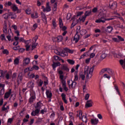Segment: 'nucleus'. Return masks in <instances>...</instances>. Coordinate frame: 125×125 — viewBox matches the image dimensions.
I'll return each instance as SVG.
<instances>
[{"instance_id": "nucleus-33", "label": "nucleus", "mask_w": 125, "mask_h": 125, "mask_svg": "<svg viewBox=\"0 0 125 125\" xmlns=\"http://www.w3.org/2000/svg\"><path fill=\"white\" fill-rule=\"evenodd\" d=\"M41 105H42V104H41V102H39L37 103L36 106H35V108L41 109Z\"/></svg>"}, {"instance_id": "nucleus-11", "label": "nucleus", "mask_w": 125, "mask_h": 125, "mask_svg": "<svg viewBox=\"0 0 125 125\" xmlns=\"http://www.w3.org/2000/svg\"><path fill=\"white\" fill-rule=\"evenodd\" d=\"M120 63L121 65V66H122V68H123V69H125V59L124 60H120Z\"/></svg>"}, {"instance_id": "nucleus-41", "label": "nucleus", "mask_w": 125, "mask_h": 125, "mask_svg": "<svg viewBox=\"0 0 125 125\" xmlns=\"http://www.w3.org/2000/svg\"><path fill=\"white\" fill-rule=\"evenodd\" d=\"M79 119L80 120H82V116H83V111H82V110H79Z\"/></svg>"}, {"instance_id": "nucleus-46", "label": "nucleus", "mask_w": 125, "mask_h": 125, "mask_svg": "<svg viewBox=\"0 0 125 125\" xmlns=\"http://www.w3.org/2000/svg\"><path fill=\"white\" fill-rule=\"evenodd\" d=\"M83 14V12H79L77 13V15L75 16V17H79V16H81L82 14Z\"/></svg>"}, {"instance_id": "nucleus-15", "label": "nucleus", "mask_w": 125, "mask_h": 125, "mask_svg": "<svg viewBox=\"0 0 125 125\" xmlns=\"http://www.w3.org/2000/svg\"><path fill=\"white\" fill-rule=\"evenodd\" d=\"M41 15L42 18V20L43 22H46V16H45V14L43 13V12H41Z\"/></svg>"}, {"instance_id": "nucleus-27", "label": "nucleus", "mask_w": 125, "mask_h": 125, "mask_svg": "<svg viewBox=\"0 0 125 125\" xmlns=\"http://www.w3.org/2000/svg\"><path fill=\"white\" fill-rule=\"evenodd\" d=\"M91 10L90 11H86L84 14L85 16L86 17L87 16H89L91 14Z\"/></svg>"}, {"instance_id": "nucleus-36", "label": "nucleus", "mask_w": 125, "mask_h": 125, "mask_svg": "<svg viewBox=\"0 0 125 125\" xmlns=\"http://www.w3.org/2000/svg\"><path fill=\"white\" fill-rule=\"evenodd\" d=\"M71 85L73 88H75V87H76V85H77V83L74 81L72 83Z\"/></svg>"}, {"instance_id": "nucleus-10", "label": "nucleus", "mask_w": 125, "mask_h": 125, "mask_svg": "<svg viewBox=\"0 0 125 125\" xmlns=\"http://www.w3.org/2000/svg\"><path fill=\"white\" fill-rule=\"evenodd\" d=\"M98 119L96 118L91 120V123L92 125H97L98 124Z\"/></svg>"}, {"instance_id": "nucleus-1", "label": "nucleus", "mask_w": 125, "mask_h": 125, "mask_svg": "<svg viewBox=\"0 0 125 125\" xmlns=\"http://www.w3.org/2000/svg\"><path fill=\"white\" fill-rule=\"evenodd\" d=\"M99 19L96 20V23H105L106 21H109L110 20H113V18L105 19L106 15L105 14L100 13L98 15Z\"/></svg>"}, {"instance_id": "nucleus-20", "label": "nucleus", "mask_w": 125, "mask_h": 125, "mask_svg": "<svg viewBox=\"0 0 125 125\" xmlns=\"http://www.w3.org/2000/svg\"><path fill=\"white\" fill-rule=\"evenodd\" d=\"M107 56V55L105 54V53H104L102 54V55L100 57V60H104L106 58V57Z\"/></svg>"}, {"instance_id": "nucleus-23", "label": "nucleus", "mask_w": 125, "mask_h": 125, "mask_svg": "<svg viewBox=\"0 0 125 125\" xmlns=\"http://www.w3.org/2000/svg\"><path fill=\"white\" fill-rule=\"evenodd\" d=\"M64 50L66 51V52H68V53H74V51L68 48H64Z\"/></svg>"}, {"instance_id": "nucleus-44", "label": "nucleus", "mask_w": 125, "mask_h": 125, "mask_svg": "<svg viewBox=\"0 0 125 125\" xmlns=\"http://www.w3.org/2000/svg\"><path fill=\"white\" fill-rule=\"evenodd\" d=\"M3 54H9V52L8 51V50H7V49H5L3 51Z\"/></svg>"}, {"instance_id": "nucleus-32", "label": "nucleus", "mask_w": 125, "mask_h": 125, "mask_svg": "<svg viewBox=\"0 0 125 125\" xmlns=\"http://www.w3.org/2000/svg\"><path fill=\"white\" fill-rule=\"evenodd\" d=\"M114 88L116 90L117 92H118L119 95H121V93H120V91L119 90V87L117 85H114Z\"/></svg>"}, {"instance_id": "nucleus-53", "label": "nucleus", "mask_w": 125, "mask_h": 125, "mask_svg": "<svg viewBox=\"0 0 125 125\" xmlns=\"http://www.w3.org/2000/svg\"><path fill=\"white\" fill-rule=\"evenodd\" d=\"M85 18H86V17L85 16H83L81 21H82L83 22H84V21L85 20Z\"/></svg>"}, {"instance_id": "nucleus-14", "label": "nucleus", "mask_w": 125, "mask_h": 125, "mask_svg": "<svg viewBox=\"0 0 125 125\" xmlns=\"http://www.w3.org/2000/svg\"><path fill=\"white\" fill-rule=\"evenodd\" d=\"M10 94H11V89H9L8 92L5 93L4 95V98H8Z\"/></svg>"}, {"instance_id": "nucleus-51", "label": "nucleus", "mask_w": 125, "mask_h": 125, "mask_svg": "<svg viewBox=\"0 0 125 125\" xmlns=\"http://www.w3.org/2000/svg\"><path fill=\"white\" fill-rule=\"evenodd\" d=\"M106 72H107V73H108L110 75H113V72L112 71V70L110 69V68H108Z\"/></svg>"}, {"instance_id": "nucleus-59", "label": "nucleus", "mask_w": 125, "mask_h": 125, "mask_svg": "<svg viewBox=\"0 0 125 125\" xmlns=\"http://www.w3.org/2000/svg\"><path fill=\"white\" fill-rule=\"evenodd\" d=\"M97 7H95L92 10V12L94 13H95L96 12H97Z\"/></svg>"}, {"instance_id": "nucleus-31", "label": "nucleus", "mask_w": 125, "mask_h": 125, "mask_svg": "<svg viewBox=\"0 0 125 125\" xmlns=\"http://www.w3.org/2000/svg\"><path fill=\"white\" fill-rule=\"evenodd\" d=\"M67 61L71 65H74L75 64V61H74L73 60L68 59Z\"/></svg>"}, {"instance_id": "nucleus-6", "label": "nucleus", "mask_w": 125, "mask_h": 125, "mask_svg": "<svg viewBox=\"0 0 125 125\" xmlns=\"http://www.w3.org/2000/svg\"><path fill=\"white\" fill-rule=\"evenodd\" d=\"M30 63V59L26 58L23 61V66L25 67L26 65H28Z\"/></svg>"}, {"instance_id": "nucleus-58", "label": "nucleus", "mask_w": 125, "mask_h": 125, "mask_svg": "<svg viewBox=\"0 0 125 125\" xmlns=\"http://www.w3.org/2000/svg\"><path fill=\"white\" fill-rule=\"evenodd\" d=\"M33 67L34 70H39V67L38 65H34Z\"/></svg>"}, {"instance_id": "nucleus-62", "label": "nucleus", "mask_w": 125, "mask_h": 125, "mask_svg": "<svg viewBox=\"0 0 125 125\" xmlns=\"http://www.w3.org/2000/svg\"><path fill=\"white\" fill-rule=\"evenodd\" d=\"M94 56H95V53H92L90 55V58H93V57H94Z\"/></svg>"}, {"instance_id": "nucleus-39", "label": "nucleus", "mask_w": 125, "mask_h": 125, "mask_svg": "<svg viewBox=\"0 0 125 125\" xmlns=\"http://www.w3.org/2000/svg\"><path fill=\"white\" fill-rule=\"evenodd\" d=\"M7 5L8 6H10L12 5V3L11 1L6 2L5 3V6H6Z\"/></svg>"}, {"instance_id": "nucleus-21", "label": "nucleus", "mask_w": 125, "mask_h": 125, "mask_svg": "<svg viewBox=\"0 0 125 125\" xmlns=\"http://www.w3.org/2000/svg\"><path fill=\"white\" fill-rule=\"evenodd\" d=\"M6 71H3V70H0V78L4 77V75L6 74Z\"/></svg>"}, {"instance_id": "nucleus-42", "label": "nucleus", "mask_w": 125, "mask_h": 125, "mask_svg": "<svg viewBox=\"0 0 125 125\" xmlns=\"http://www.w3.org/2000/svg\"><path fill=\"white\" fill-rule=\"evenodd\" d=\"M117 38L118 39V41L119 40L121 42H124L125 41V39L120 36H117Z\"/></svg>"}, {"instance_id": "nucleus-50", "label": "nucleus", "mask_w": 125, "mask_h": 125, "mask_svg": "<svg viewBox=\"0 0 125 125\" xmlns=\"http://www.w3.org/2000/svg\"><path fill=\"white\" fill-rule=\"evenodd\" d=\"M66 19L67 20H70V19H71V14H67Z\"/></svg>"}, {"instance_id": "nucleus-3", "label": "nucleus", "mask_w": 125, "mask_h": 125, "mask_svg": "<svg viewBox=\"0 0 125 125\" xmlns=\"http://www.w3.org/2000/svg\"><path fill=\"white\" fill-rule=\"evenodd\" d=\"M91 73H93V69L92 68L89 69L88 73V72L87 73V76H86V80H88V79H91V78L92 77V74H91ZM89 75H90V77H89Z\"/></svg>"}, {"instance_id": "nucleus-7", "label": "nucleus", "mask_w": 125, "mask_h": 125, "mask_svg": "<svg viewBox=\"0 0 125 125\" xmlns=\"http://www.w3.org/2000/svg\"><path fill=\"white\" fill-rule=\"evenodd\" d=\"M60 56H62V57H64V56H68V53L64 49V50H62L60 52Z\"/></svg>"}, {"instance_id": "nucleus-48", "label": "nucleus", "mask_w": 125, "mask_h": 125, "mask_svg": "<svg viewBox=\"0 0 125 125\" xmlns=\"http://www.w3.org/2000/svg\"><path fill=\"white\" fill-rule=\"evenodd\" d=\"M52 24L54 27V28H56V22H55V20H53L52 21Z\"/></svg>"}, {"instance_id": "nucleus-16", "label": "nucleus", "mask_w": 125, "mask_h": 125, "mask_svg": "<svg viewBox=\"0 0 125 125\" xmlns=\"http://www.w3.org/2000/svg\"><path fill=\"white\" fill-rule=\"evenodd\" d=\"M109 70V68H103L101 70V71L100 72V75H103L105 72H107V70Z\"/></svg>"}, {"instance_id": "nucleus-57", "label": "nucleus", "mask_w": 125, "mask_h": 125, "mask_svg": "<svg viewBox=\"0 0 125 125\" xmlns=\"http://www.w3.org/2000/svg\"><path fill=\"white\" fill-rule=\"evenodd\" d=\"M42 83H43V82L42 81V80H40V81L38 84L39 86H42Z\"/></svg>"}, {"instance_id": "nucleus-30", "label": "nucleus", "mask_w": 125, "mask_h": 125, "mask_svg": "<svg viewBox=\"0 0 125 125\" xmlns=\"http://www.w3.org/2000/svg\"><path fill=\"white\" fill-rule=\"evenodd\" d=\"M31 17L33 19H36V18H38V17H39V16H38V13H35V14H31Z\"/></svg>"}, {"instance_id": "nucleus-60", "label": "nucleus", "mask_w": 125, "mask_h": 125, "mask_svg": "<svg viewBox=\"0 0 125 125\" xmlns=\"http://www.w3.org/2000/svg\"><path fill=\"white\" fill-rule=\"evenodd\" d=\"M19 52H21V53H22V52H24L25 51V49L24 48H20L19 50Z\"/></svg>"}, {"instance_id": "nucleus-34", "label": "nucleus", "mask_w": 125, "mask_h": 125, "mask_svg": "<svg viewBox=\"0 0 125 125\" xmlns=\"http://www.w3.org/2000/svg\"><path fill=\"white\" fill-rule=\"evenodd\" d=\"M59 24H60V27L62 28L63 26V22L62 21V19L60 18L59 19Z\"/></svg>"}, {"instance_id": "nucleus-12", "label": "nucleus", "mask_w": 125, "mask_h": 125, "mask_svg": "<svg viewBox=\"0 0 125 125\" xmlns=\"http://www.w3.org/2000/svg\"><path fill=\"white\" fill-rule=\"evenodd\" d=\"M61 65V64L60 63V62H54L52 65L53 69L55 70V68H56V67H57L58 66H60Z\"/></svg>"}, {"instance_id": "nucleus-40", "label": "nucleus", "mask_w": 125, "mask_h": 125, "mask_svg": "<svg viewBox=\"0 0 125 125\" xmlns=\"http://www.w3.org/2000/svg\"><path fill=\"white\" fill-rule=\"evenodd\" d=\"M21 81H22V77L20 76V74H19L17 79V82L19 83Z\"/></svg>"}, {"instance_id": "nucleus-26", "label": "nucleus", "mask_w": 125, "mask_h": 125, "mask_svg": "<svg viewBox=\"0 0 125 125\" xmlns=\"http://www.w3.org/2000/svg\"><path fill=\"white\" fill-rule=\"evenodd\" d=\"M118 5V4L117 3V2H114L112 4V5L110 6V8H111V9H113V7H114V8H117V6Z\"/></svg>"}, {"instance_id": "nucleus-25", "label": "nucleus", "mask_w": 125, "mask_h": 125, "mask_svg": "<svg viewBox=\"0 0 125 125\" xmlns=\"http://www.w3.org/2000/svg\"><path fill=\"white\" fill-rule=\"evenodd\" d=\"M12 9H13V11H17V10L18 9V7L16 6V5L13 4Z\"/></svg>"}, {"instance_id": "nucleus-19", "label": "nucleus", "mask_w": 125, "mask_h": 125, "mask_svg": "<svg viewBox=\"0 0 125 125\" xmlns=\"http://www.w3.org/2000/svg\"><path fill=\"white\" fill-rule=\"evenodd\" d=\"M81 119H82L83 122L85 123V124L87 123V118H86V116L83 115Z\"/></svg>"}, {"instance_id": "nucleus-5", "label": "nucleus", "mask_w": 125, "mask_h": 125, "mask_svg": "<svg viewBox=\"0 0 125 125\" xmlns=\"http://www.w3.org/2000/svg\"><path fill=\"white\" fill-rule=\"evenodd\" d=\"M79 34V32L78 31L76 32V34L75 35L73 41H75V43H77L80 40V35H78Z\"/></svg>"}, {"instance_id": "nucleus-52", "label": "nucleus", "mask_w": 125, "mask_h": 125, "mask_svg": "<svg viewBox=\"0 0 125 125\" xmlns=\"http://www.w3.org/2000/svg\"><path fill=\"white\" fill-rule=\"evenodd\" d=\"M7 15L8 16V18L9 17H10V16H14L13 13H11V12L8 13Z\"/></svg>"}, {"instance_id": "nucleus-37", "label": "nucleus", "mask_w": 125, "mask_h": 125, "mask_svg": "<svg viewBox=\"0 0 125 125\" xmlns=\"http://www.w3.org/2000/svg\"><path fill=\"white\" fill-rule=\"evenodd\" d=\"M20 42H25L26 44H27V42H29V41H25V40H24V39H23L22 38L20 39Z\"/></svg>"}, {"instance_id": "nucleus-56", "label": "nucleus", "mask_w": 125, "mask_h": 125, "mask_svg": "<svg viewBox=\"0 0 125 125\" xmlns=\"http://www.w3.org/2000/svg\"><path fill=\"white\" fill-rule=\"evenodd\" d=\"M88 98H89V94H86L85 96V100H88Z\"/></svg>"}, {"instance_id": "nucleus-63", "label": "nucleus", "mask_w": 125, "mask_h": 125, "mask_svg": "<svg viewBox=\"0 0 125 125\" xmlns=\"http://www.w3.org/2000/svg\"><path fill=\"white\" fill-rule=\"evenodd\" d=\"M3 17L4 19H7L8 18V16H7V14H5L3 15Z\"/></svg>"}, {"instance_id": "nucleus-24", "label": "nucleus", "mask_w": 125, "mask_h": 125, "mask_svg": "<svg viewBox=\"0 0 125 125\" xmlns=\"http://www.w3.org/2000/svg\"><path fill=\"white\" fill-rule=\"evenodd\" d=\"M87 31L85 29H82L81 31H80V35L81 36H84V35L86 34Z\"/></svg>"}, {"instance_id": "nucleus-55", "label": "nucleus", "mask_w": 125, "mask_h": 125, "mask_svg": "<svg viewBox=\"0 0 125 125\" xmlns=\"http://www.w3.org/2000/svg\"><path fill=\"white\" fill-rule=\"evenodd\" d=\"M78 80H79V77L78 76V75H75L74 82H77Z\"/></svg>"}, {"instance_id": "nucleus-22", "label": "nucleus", "mask_w": 125, "mask_h": 125, "mask_svg": "<svg viewBox=\"0 0 125 125\" xmlns=\"http://www.w3.org/2000/svg\"><path fill=\"white\" fill-rule=\"evenodd\" d=\"M113 31V27H112L111 26H107V28L106 30V31L108 33H111Z\"/></svg>"}, {"instance_id": "nucleus-47", "label": "nucleus", "mask_w": 125, "mask_h": 125, "mask_svg": "<svg viewBox=\"0 0 125 125\" xmlns=\"http://www.w3.org/2000/svg\"><path fill=\"white\" fill-rule=\"evenodd\" d=\"M1 39L2 41H6V39H5V36H4V34H2L1 35Z\"/></svg>"}, {"instance_id": "nucleus-8", "label": "nucleus", "mask_w": 125, "mask_h": 125, "mask_svg": "<svg viewBox=\"0 0 125 125\" xmlns=\"http://www.w3.org/2000/svg\"><path fill=\"white\" fill-rule=\"evenodd\" d=\"M61 69L64 71H66V72H69V71H70V69L66 64H62Z\"/></svg>"}, {"instance_id": "nucleus-4", "label": "nucleus", "mask_w": 125, "mask_h": 125, "mask_svg": "<svg viewBox=\"0 0 125 125\" xmlns=\"http://www.w3.org/2000/svg\"><path fill=\"white\" fill-rule=\"evenodd\" d=\"M85 108H89V107H92V100H90L87 101L85 105Z\"/></svg>"}, {"instance_id": "nucleus-54", "label": "nucleus", "mask_w": 125, "mask_h": 125, "mask_svg": "<svg viewBox=\"0 0 125 125\" xmlns=\"http://www.w3.org/2000/svg\"><path fill=\"white\" fill-rule=\"evenodd\" d=\"M25 47L26 51H28V50H29V48L30 47V46L29 45V44L27 43Z\"/></svg>"}, {"instance_id": "nucleus-61", "label": "nucleus", "mask_w": 125, "mask_h": 125, "mask_svg": "<svg viewBox=\"0 0 125 125\" xmlns=\"http://www.w3.org/2000/svg\"><path fill=\"white\" fill-rule=\"evenodd\" d=\"M104 78H106L107 79H109L110 78H111V77H110V76H108V74H104Z\"/></svg>"}, {"instance_id": "nucleus-2", "label": "nucleus", "mask_w": 125, "mask_h": 125, "mask_svg": "<svg viewBox=\"0 0 125 125\" xmlns=\"http://www.w3.org/2000/svg\"><path fill=\"white\" fill-rule=\"evenodd\" d=\"M75 18H76V16H74L71 18V20L73 21L72 23L71 24V29H72V28H74V27H75V26H76V25L79 23V20H76Z\"/></svg>"}, {"instance_id": "nucleus-29", "label": "nucleus", "mask_w": 125, "mask_h": 125, "mask_svg": "<svg viewBox=\"0 0 125 125\" xmlns=\"http://www.w3.org/2000/svg\"><path fill=\"white\" fill-rule=\"evenodd\" d=\"M88 70H89V66H87L86 68H85L84 71V75H85V74H86V76H87V73H89Z\"/></svg>"}, {"instance_id": "nucleus-45", "label": "nucleus", "mask_w": 125, "mask_h": 125, "mask_svg": "<svg viewBox=\"0 0 125 125\" xmlns=\"http://www.w3.org/2000/svg\"><path fill=\"white\" fill-rule=\"evenodd\" d=\"M61 96L62 97V100H64L65 99H66V94L62 93Z\"/></svg>"}, {"instance_id": "nucleus-28", "label": "nucleus", "mask_w": 125, "mask_h": 125, "mask_svg": "<svg viewBox=\"0 0 125 125\" xmlns=\"http://www.w3.org/2000/svg\"><path fill=\"white\" fill-rule=\"evenodd\" d=\"M79 75L81 78H82V80L84 81V79H85V76H84V74H83V72H80Z\"/></svg>"}, {"instance_id": "nucleus-13", "label": "nucleus", "mask_w": 125, "mask_h": 125, "mask_svg": "<svg viewBox=\"0 0 125 125\" xmlns=\"http://www.w3.org/2000/svg\"><path fill=\"white\" fill-rule=\"evenodd\" d=\"M55 40H57L58 42H60L63 41V37L62 36H59L55 38Z\"/></svg>"}, {"instance_id": "nucleus-43", "label": "nucleus", "mask_w": 125, "mask_h": 125, "mask_svg": "<svg viewBox=\"0 0 125 125\" xmlns=\"http://www.w3.org/2000/svg\"><path fill=\"white\" fill-rule=\"evenodd\" d=\"M36 110L35 111H34L35 114H39V113H40V110H41L40 108H35Z\"/></svg>"}, {"instance_id": "nucleus-35", "label": "nucleus", "mask_w": 125, "mask_h": 125, "mask_svg": "<svg viewBox=\"0 0 125 125\" xmlns=\"http://www.w3.org/2000/svg\"><path fill=\"white\" fill-rule=\"evenodd\" d=\"M14 64L15 65H18L19 64V58H16L14 60Z\"/></svg>"}, {"instance_id": "nucleus-18", "label": "nucleus", "mask_w": 125, "mask_h": 125, "mask_svg": "<svg viewBox=\"0 0 125 125\" xmlns=\"http://www.w3.org/2000/svg\"><path fill=\"white\" fill-rule=\"evenodd\" d=\"M36 99V96H32L30 98L29 100V102L30 103H33L34 102V100Z\"/></svg>"}, {"instance_id": "nucleus-38", "label": "nucleus", "mask_w": 125, "mask_h": 125, "mask_svg": "<svg viewBox=\"0 0 125 125\" xmlns=\"http://www.w3.org/2000/svg\"><path fill=\"white\" fill-rule=\"evenodd\" d=\"M38 45V43H34L32 45V49L31 50H34V48Z\"/></svg>"}, {"instance_id": "nucleus-17", "label": "nucleus", "mask_w": 125, "mask_h": 125, "mask_svg": "<svg viewBox=\"0 0 125 125\" xmlns=\"http://www.w3.org/2000/svg\"><path fill=\"white\" fill-rule=\"evenodd\" d=\"M51 10V9L50 8V6H46V8H44L43 9V12H45V11H47V12H48Z\"/></svg>"}, {"instance_id": "nucleus-9", "label": "nucleus", "mask_w": 125, "mask_h": 125, "mask_svg": "<svg viewBox=\"0 0 125 125\" xmlns=\"http://www.w3.org/2000/svg\"><path fill=\"white\" fill-rule=\"evenodd\" d=\"M46 94L47 98H51L52 97V93L49 91V90H46Z\"/></svg>"}, {"instance_id": "nucleus-49", "label": "nucleus", "mask_w": 125, "mask_h": 125, "mask_svg": "<svg viewBox=\"0 0 125 125\" xmlns=\"http://www.w3.org/2000/svg\"><path fill=\"white\" fill-rule=\"evenodd\" d=\"M25 12L26 14H31V10H30L29 9H27L26 10Z\"/></svg>"}, {"instance_id": "nucleus-64", "label": "nucleus", "mask_w": 125, "mask_h": 125, "mask_svg": "<svg viewBox=\"0 0 125 125\" xmlns=\"http://www.w3.org/2000/svg\"><path fill=\"white\" fill-rule=\"evenodd\" d=\"M54 53H56V54H57V55H60V52H59L57 50H55Z\"/></svg>"}]
</instances>
